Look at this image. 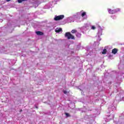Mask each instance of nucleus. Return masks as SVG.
<instances>
[{
    "label": "nucleus",
    "mask_w": 124,
    "mask_h": 124,
    "mask_svg": "<svg viewBox=\"0 0 124 124\" xmlns=\"http://www.w3.org/2000/svg\"><path fill=\"white\" fill-rule=\"evenodd\" d=\"M61 31H62V28H57L55 29L56 32H61Z\"/></svg>",
    "instance_id": "20e7f679"
},
{
    "label": "nucleus",
    "mask_w": 124,
    "mask_h": 124,
    "mask_svg": "<svg viewBox=\"0 0 124 124\" xmlns=\"http://www.w3.org/2000/svg\"><path fill=\"white\" fill-rule=\"evenodd\" d=\"M108 11L109 13H110V14H114V13H116V12H117L118 11L113 10H111L110 9H108Z\"/></svg>",
    "instance_id": "7ed1b4c3"
},
{
    "label": "nucleus",
    "mask_w": 124,
    "mask_h": 124,
    "mask_svg": "<svg viewBox=\"0 0 124 124\" xmlns=\"http://www.w3.org/2000/svg\"><path fill=\"white\" fill-rule=\"evenodd\" d=\"M86 12H83L81 14V16L84 17V16H86Z\"/></svg>",
    "instance_id": "f8f14e48"
},
{
    "label": "nucleus",
    "mask_w": 124,
    "mask_h": 124,
    "mask_svg": "<svg viewBox=\"0 0 124 124\" xmlns=\"http://www.w3.org/2000/svg\"><path fill=\"white\" fill-rule=\"evenodd\" d=\"M107 52V50H106V49H104L102 51V54H106Z\"/></svg>",
    "instance_id": "6e6552de"
},
{
    "label": "nucleus",
    "mask_w": 124,
    "mask_h": 124,
    "mask_svg": "<svg viewBox=\"0 0 124 124\" xmlns=\"http://www.w3.org/2000/svg\"><path fill=\"white\" fill-rule=\"evenodd\" d=\"M63 93H64V94H66L67 93V91L64 90L63 91Z\"/></svg>",
    "instance_id": "ddd939ff"
},
{
    "label": "nucleus",
    "mask_w": 124,
    "mask_h": 124,
    "mask_svg": "<svg viewBox=\"0 0 124 124\" xmlns=\"http://www.w3.org/2000/svg\"><path fill=\"white\" fill-rule=\"evenodd\" d=\"M63 18H64V15H60L58 16H56L54 18V20L55 21H59L60 20H62Z\"/></svg>",
    "instance_id": "f03ea898"
},
{
    "label": "nucleus",
    "mask_w": 124,
    "mask_h": 124,
    "mask_svg": "<svg viewBox=\"0 0 124 124\" xmlns=\"http://www.w3.org/2000/svg\"><path fill=\"white\" fill-rule=\"evenodd\" d=\"M11 0H6L7 1H10Z\"/></svg>",
    "instance_id": "dca6fc26"
},
{
    "label": "nucleus",
    "mask_w": 124,
    "mask_h": 124,
    "mask_svg": "<svg viewBox=\"0 0 124 124\" xmlns=\"http://www.w3.org/2000/svg\"><path fill=\"white\" fill-rule=\"evenodd\" d=\"M65 116H66V117L67 118H68V117H71L70 114H69V113H68L65 112Z\"/></svg>",
    "instance_id": "1a4fd4ad"
},
{
    "label": "nucleus",
    "mask_w": 124,
    "mask_h": 124,
    "mask_svg": "<svg viewBox=\"0 0 124 124\" xmlns=\"http://www.w3.org/2000/svg\"><path fill=\"white\" fill-rule=\"evenodd\" d=\"M36 108H37V107H36Z\"/></svg>",
    "instance_id": "6ab92c4d"
},
{
    "label": "nucleus",
    "mask_w": 124,
    "mask_h": 124,
    "mask_svg": "<svg viewBox=\"0 0 124 124\" xmlns=\"http://www.w3.org/2000/svg\"><path fill=\"white\" fill-rule=\"evenodd\" d=\"M92 30H95V26H93L91 28Z\"/></svg>",
    "instance_id": "4468645a"
},
{
    "label": "nucleus",
    "mask_w": 124,
    "mask_h": 124,
    "mask_svg": "<svg viewBox=\"0 0 124 124\" xmlns=\"http://www.w3.org/2000/svg\"><path fill=\"white\" fill-rule=\"evenodd\" d=\"M1 22H2V19H0V23H1Z\"/></svg>",
    "instance_id": "2eb2a0df"
},
{
    "label": "nucleus",
    "mask_w": 124,
    "mask_h": 124,
    "mask_svg": "<svg viewBox=\"0 0 124 124\" xmlns=\"http://www.w3.org/2000/svg\"><path fill=\"white\" fill-rule=\"evenodd\" d=\"M65 37H67L68 39H75L74 36L69 32H67L65 33Z\"/></svg>",
    "instance_id": "f257e3e1"
},
{
    "label": "nucleus",
    "mask_w": 124,
    "mask_h": 124,
    "mask_svg": "<svg viewBox=\"0 0 124 124\" xmlns=\"http://www.w3.org/2000/svg\"><path fill=\"white\" fill-rule=\"evenodd\" d=\"M36 33L37 34V35H43V32L40 31H36Z\"/></svg>",
    "instance_id": "423d86ee"
},
{
    "label": "nucleus",
    "mask_w": 124,
    "mask_h": 124,
    "mask_svg": "<svg viewBox=\"0 0 124 124\" xmlns=\"http://www.w3.org/2000/svg\"><path fill=\"white\" fill-rule=\"evenodd\" d=\"M112 54H114V55L115 54H117V53H118V49L117 48H114V49H112Z\"/></svg>",
    "instance_id": "39448f33"
},
{
    "label": "nucleus",
    "mask_w": 124,
    "mask_h": 124,
    "mask_svg": "<svg viewBox=\"0 0 124 124\" xmlns=\"http://www.w3.org/2000/svg\"><path fill=\"white\" fill-rule=\"evenodd\" d=\"M76 35L77 37H81V33H77Z\"/></svg>",
    "instance_id": "0eeeda50"
},
{
    "label": "nucleus",
    "mask_w": 124,
    "mask_h": 124,
    "mask_svg": "<svg viewBox=\"0 0 124 124\" xmlns=\"http://www.w3.org/2000/svg\"><path fill=\"white\" fill-rule=\"evenodd\" d=\"M72 33H76L77 32V30H72L71 31Z\"/></svg>",
    "instance_id": "9d476101"
},
{
    "label": "nucleus",
    "mask_w": 124,
    "mask_h": 124,
    "mask_svg": "<svg viewBox=\"0 0 124 124\" xmlns=\"http://www.w3.org/2000/svg\"><path fill=\"white\" fill-rule=\"evenodd\" d=\"M118 11H120V9H118Z\"/></svg>",
    "instance_id": "f3484780"
},
{
    "label": "nucleus",
    "mask_w": 124,
    "mask_h": 124,
    "mask_svg": "<svg viewBox=\"0 0 124 124\" xmlns=\"http://www.w3.org/2000/svg\"><path fill=\"white\" fill-rule=\"evenodd\" d=\"M26 0H17L18 3H21L23 2V1H25Z\"/></svg>",
    "instance_id": "9b49d317"
},
{
    "label": "nucleus",
    "mask_w": 124,
    "mask_h": 124,
    "mask_svg": "<svg viewBox=\"0 0 124 124\" xmlns=\"http://www.w3.org/2000/svg\"><path fill=\"white\" fill-rule=\"evenodd\" d=\"M85 19H87V17L85 18Z\"/></svg>",
    "instance_id": "a211bd4d"
}]
</instances>
